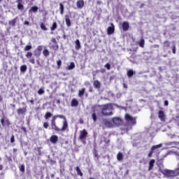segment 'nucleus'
<instances>
[{"mask_svg": "<svg viewBox=\"0 0 179 179\" xmlns=\"http://www.w3.org/2000/svg\"><path fill=\"white\" fill-rule=\"evenodd\" d=\"M101 113L102 115L104 117H110V115H113V111L110 110H113V104L111 103H106L103 105H101Z\"/></svg>", "mask_w": 179, "mask_h": 179, "instance_id": "nucleus-1", "label": "nucleus"}, {"mask_svg": "<svg viewBox=\"0 0 179 179\" xmlns=\"http://www.w3.org/2000/svg\"><path fill=\"white\" fill-rule=\"evenodd\" d=\"M51 128L53 129V131H55L56 132H64L68 129V121L64 120L63 121V126L60 129L57 126L56 122H51Z\"/></svg>", "mask_w": 179, "mask_h": 179, "instance_id": "nucleus-2", "label": "nucleus"}, {"mask_svg": "<svg viewBox=\"0 0 179 179\" xmlns=\"http://www.w3.org/2000/svg\"><path fill=\"white\" fill-rule=\"evenodd\" d=\"M159 171L162 174L165 176V177H167V178H173V177H176L173 171L169 169H160Z\"/></svg>", "mask_w": 179, "mask_h": 179, "instance_id": "nucleus-3", "label": "nucleus"}, {"mask_svg": "<svg viewBox=\"0 0 179 179\" xmlns=\"http://www.w3.org/2000/svg\"><path fill=\"white\" fill-rule=\"evenodd\" d=\"M124 120L127 122L131 125H135L136 124V118L131 116V115L126 113L124 115Z\"/></svg>", "mask_w": 179, "mask_h": 179, "instance_id": "nucleus-4", "label": "nucleus"}, {"mask_svg": "<svg viewBox=\"0 0 179 179\" xmlns=\"http://www.w3.org/2000/svg\"><path fill=\"white\" fill-rule=\"evenodd\" d=\"M49 45L50 48H51L54 51H57L59 48V46L58 45V42H57V39L55 38H52L51 41L49 43Z\"/></svg>", "mask_w": 179, "mask_h": 179, "instance_id": "nucleus-5", "label": "nucleus"}, {"mask_svg": "<svg viewBox=\"0 0 179 179\" xmlns=\"http://www.w3.org/2000/svg\"><path fill=\"white\" fill-rule=\"evenodd\" d=\"M162 146H163L162 144H159L157 145H153L150 151L148 154V157H152L153 156L154 153H156V152H159V149H160V148H162Z\"/></svg>", "mask_w": 179, "mask_h": 179, "instance_id": "nucleus-6", "label": "nucleus"}, {"mask_svg": "<svg viewBox=\"0 0 179 179\" xmlns=\"http://www.w3.org/2000/svg\"><path fill=\"white\" fill-rule=\"evenodd\" d=\"M87 135H89V133H87V131L86 129H83L80 131V136H79V140L80 141H86V138H87Z\"/></svg>", "mask_w": 179, "mask_h": 179, "instance_id": "nucleus-7", "label": "nucleus"}, {"mask_svg": "<svg viewBox=\"0 0 179 179\" xmlns=\"http://www.w3.org/2000/svg\"><path fill=\"white\" fill-rule=\"evenodd\" d=\"M25 57L27 58L29 60V62L34 65L36 64V59L33 57V52H27V54L25 55Z\"/></svg>", "mask_w": 179, "mask_h": 179, "instance_id": "nucleus-8", "label": "nucleus"}, {"mask_svg": "<svg viewBox=\"0 0 179 179\" xmlns=\"http://www.w3.org/2000/svg\"><path fill=\"white\" fill-rule=\"evenodd\" d=\"M1 124L2 127H9L10 125V121L8 117H3L1 119Z\"/></svg>", "mask_w": 179, "mask_h": 179, "instance_id": "nucleus-9", "label": "nucleus"}, {"mask_svg": "<svg viewBox=\"0 0 179 179\" xmlns=\"http://www.w3.org/2000/svg\"><path fill=\"white\" fill-rule=\"evenodd\" d=\"M26 113H27V106L17 109V113L18 115H24Z\"/></svg>", "mask_w": 179, "mask_h": 179, "instance_id": "nucleus-10", "label": "nucleus"}, {"mask_svg": "<svg viewBox=\"0 0 179 179\" xmlns=\"http://www.w3.org/2000/svg\"><path fill=\"white\" fill-rule=\"evenodd\" d=\"M41 51H43V46L38 45L34 50L35 57H40V55H41Z\"/></svg>", "mask_w": 179, "mask_h": 179, "instance_id": "nucleus-11", "label": "nucleus"}, {"mask_svg": "<svg viewBox=\"0 0 179 179\" xmlns=\"http://www.w3.org/2000/svg\"><path fill=\"white\" fill-rule=\"evenodd\" d=\"M158 117L159 118L160 121H162V122L166 121V115L163 110H159L158 112Z\"/></svg>", "mask_w": 179, "mask_h": 179, "instance_id": "nucleus-12", "label": "nucleus"}, {"mask_svg": "<svg viewBox=\"0 0 179 179\" xmlns=\"http://www.w3.org/2000/svg\"><path fill=\"white\" fill-rule=\"evenodd\" d=\"M112 122H113V124L117 126L121 125L122 123V120H121L120 117H113L112 119Z\"/></svg>", "mask_w": 179, "mask_h": 179, "instance_id": "nucleus-13", "label": "nucleus"}, {"mask_svg": "<svg viewBox=\"0 0 179 179\" xmlns=\"http://www.w3.org/2000/svg\"><path fill=\"white\" fill-rule=\"evenodd\" d=\"M114 31H115V28L114 27V24L111 23V26L107 29V34L110 36V34H113Z\"/></svg>", "mask_w": 179, "mask_h": 179, "instance_id": "nucleus-14", "label": "nucleus"}, {"mask_svg": "<svg viewBox=\"0 0 179 179\" xmlns=\"http://www.w3.org/2000/svg\"><path fill=\"white\" fill-rule=\"evenodd\" d=\"M50 141L51 142V143H53V145H55V143L58 142V136L52 135L50 138Z\"/></svg>", "mask_w": 179, "mask_h": 179, "instance_id": "nucleus-15", "label": "nucleus"}, {"mask_svg": "<svg viewBox=\"0 0 179 179\" xmlns=\"http://www.w3.org/2000/svg\"><path fill=\"white\" fill-rule=\"evenodd\" d=\"M76 6L78 9H82L85 6V1L83 0L77 1Z\"/></svg>", "mask_w": 179, "mask_h": 179, "instance_id": "nucleus-16", "label": "nucleus"}, {"mask_svg": "<svg viewBox=\"0 0 179 179\" xmlns=\"http://www.w3.org/2000/svg\"><path fill=\"white\" fill-rule=\"evenodd\" d=\"M122 27L124 31H128V30H129V23H128L127 22H123Z\"/></svg>", "mask_w": 179, "mask_h": 179, "instance_id": "nucleus-17", "label": "nucleus"}, {"mask_svg": "<svg viewBox=\"0 0 179 179\" xmlns=\"http://www.w3.org/2000/svg\"><path fill=\"white\" fill-rule=\"evenodd\" d=\"M103 124L106 128H113V127H114L113 123L107 120H103Z\"/></svg>", "mask_w": 179, "mask_h": 179, "instance_id": "nucleus-18", "label": "nucleus"}, {"mask_svg": "<svg viewBox=\"0 0 179 179\" xmlns=\"http://www.w3.org/2000/svg\"><path fill=\"white\" fill-rule=\"evenodd\" d=\"M65 21H66V24L67 27H71L72 24L71 22V19L69 18V15H65Z\"/></svg>", "mask_w": 179, "mask_h": 179, "instance_id": "nucleus-19", "label": "nucleus"}, {"mask_svg": "<svg viewBox=\"0 0 179 179\" xmlns=\"http://www.w3.org/2000/svg\"><path fill=\"white\" fill-rule=\"evenodd\" d=\"M71 107H78V106H79V101H78V99L75 98L71 100Z\"/></svg>", "mask_w": 179, "mask_h": 179, "instance_id": "nucleus-20", "label": "nucleus"}, {"mask_svg": "<svg viewBox=\"0 0 179 179\" xmlns=\"http://www.w3.org/2000/svg\"><path fill=\"white\" fill-rule=\"evenodd\" d=\"M94 87H95V89H100L101 87V83H100V81L96 80L94 81Z\"/></svg>", "mask_w": 179, "mask_h": 179, "instance_id": "nucleus-21", "label": "nucleus"}, {"mask_svg": "<svg viewBox=\"0 0 179 179\" xmlns=\"http://www.w3.org/2000/svg\"><path fill=\"white\" fill-rule=\"evenodd\" d=\"M75 49L77 51H79L80 48H82V46H80V41H79V39H76V41H75Z\"/></svg>", "mask_w": 179, "mask_h": 179, "instance_id": "nucleus-22", "label": "nucleus"}, {"mask_svg": "<svg viewBox=\"0 0 179 179\" xmlns=\"http://www.w3.org/2000/svg\"><path fill=\"white\" fill-rule=\"evenodd\" d=\"M123 159H124V155L122 154V152H119L117 155V162H122Z\"/></svg>", "mask_w": 179, "mask_h": 179, "instance_id": "nucleus-23", "label": "nucleus"}, {"mask_svg": "<svg viewBox=\"0 0 179 179\" xmlns=\"http://www.w3.org/2000/svg\"><path fill=\"white\" fill-rule=\"evenodd\" d=\"M155 159H151L149 162V168H148V171H150V170L153 169V167H155Z\"/></svg>", "mask_w": 179, "mask_h": 179, "instance_id": "nucleus-24", "label": "nucleus"}, {"mask_svg": "<svg viewBox=\"0 0 179 179\" xmlns=\"http://www.w3.org/2000/svg\"><path fill=\"white\" fill-rule=\"evenodd\" d=\"M17 17H16L15 18H14L13 20H11L8 22L10 26H13V27H15V26H16V22H17Z\"/></svg>", "mask_w": 179, "mask_h": 179, "instance_id": "nucleus-25", "label": "nucleus"}, {"mask_svg": "<svg viewBox=\"0 0 179 179\" xmlns=\"http://www.w3.org/2000/svg\"><path fill=\"white\" fill-rule=\"evenodd\" d=\"M75 170L77 173V176H80V177H83V173L82 172V171H80V168H79V166H76L75 168Z\"/></svg>", "mask_w": 179, "mask_h": 179, "instance_id": "nucleus-26", "label": "nucleus"}, {"mask_svg": "<svg viewBox=\"0 0 179 179\" xmlns=\"http://www.w3.org/2000/svg\"><path fill=\"white\" fill-rule=\"evenodd\" d=\"M137 44H138L139 47L141 48H145V39L141 38L140 41L137 43Z\"/></svg>", "mask_w": 179, "mask_h": 179, "instance_id": "nucleus-27", "label": "nucleus"}, {"mask_svg": "<svg viewBox=\"0 0 179 179\" xmlns=\"http://www.w3.org/2000/svg\"><path fill=\"white\" fill-rule=\"evenodd\" d=\"M85 92H86V89H85V88H83L82 90H80L78 91L79 97H83V96L85 94Z\"/></svg>", "mask_w": 179, "mask_h": 179, "instance_id": "nucleus-28", "label": "nucleus"}, {"mask_svg": "<svg viewBox=\"0 0 179 179\" xmlns=\"http://www.w3.org/2000/svg\"><path fill=\"white\" fill-rule=\"evenodd\" d=\"M17 8L18 10H23L24 9V6H23L22 3H18L17 5Z\"/></svg>", "mask_w": 179, "mask_h": 179, "instance_id": "nucleus-29", "label": "nucleus"}, {"mask_svg": "<svg viewBox=\"0 0 179 179\" xmlns=\"http://www.w3.org/2000/svg\"><path fill=\"white\" fill-rule=\"evenodd\" d=\"M37 10H38V7H37V6H34L30 8L29 12H34V13H36Z\"/></svg>", "mask_w": 179, "mask_h": 179, "instance_id": "nucleus-30", "label": "nucleus"}, {"mask_svg": "<svg viewBox=\"0 0 179 179\" xmlns=\"http://www.w3.org/2000/svg\"><path fill=\"white\" fill-rule=\"evenodd\" d=\"M43 55L47 57H49L50 55V51L48 50V49H43Z\"/></svg>", "mask_w": 179, "mask_h": 179, "instance_id": "nucleus-31", "label": "nucleus"}, {"mask_svg": "<svg viewBox=\"0 0 179 179\" xmlns=\"http://www.w3.org/2000/svg\"><path fill=\"white\" fill-rule=\"evenodd\" d=\"M170 45H171L170 41H164V46H163L164 48H168L169 47H170Z\"/></svg>", "mask_w": 179, "mask_h": 179, "instance_id": "nucleus-32", "label": "nucleus"}, {"mask_svg": "<svg viewBox=\"0 0 179 179\" xmlns=\"http://www.w3.org/2000/svg\"><path fill=\"white\" fill-rule=\"evenodd\" d=\"M173 174L175 177H177L179 176V164H178V168L173 170Z\"/></svg>", "mask_w": 179, "mask_h": 179, "instance_id": "nucleus-33", "label": "nucleus"}, {"mask_svg": "<svg viewBox=\"0 0 179 179\" xmlns=\"http://www.w3.org/2000/svg\"><path fill=\"white\" fill-rule=\"evenodd\" d=\"M51 117H52V113H51V112H46L45 119L48 120L49 118H51Z\"/></svg>", "mask_w": 179, "mask_h": 179, "instance_id": "nucleus-34", "label": "nucleus"}, {"mask_svg": "<svg viewBox=\"0 0 179 179\" xmlns=\"http://www.w3.org/2000/svg\"><path fill=\"white\" fill-rule=\"evenodd\" d=\"M40 26L41 30H43V31H47V30H48V29L47 28V27H45V24L44 23L41 22L40 24Z\"/></svg>", "mask_w": 179, "mask_h": 179, "instance_id": "nucleus-35", "label": "nucleus"}, {"mask_svg": "<svg viewBox=\"0 0 179 179\" xmlns=\"http://www.w3.org/2000/svg\"><path fill=\"white\" fill-rule=\"evenodd\" d=\"M57 27H58V25L57 24V22H54L52 23V27H50V30H51L52 31H54V30H55V29H57Z\"/></svg>", "mask_w": 179, "mask_h": 179, "instance_id": "nucleus-36", "label": "nucleus"}, {"mask_svg": "<svg viewBox=\"0 0 179 179\" xmlns=\"http://www.w3.org/2000/svg\"><path fill=\"white\" fill-rule=\"evenodd\" d=\"M127 76L128 78H131V76H134V70L130 69L127 71Z\"/></svg>", "mask_w": 179, "mask_h": 179, "instance_id": "nucleus-37", "label": "nucleus"}, {"mask_svg": "<svg viewBox=\"0 0 179 179\" xmlns=\"http://www.w3.org/2000/svg\"><path fill=\"white\" fill-rule=\"evenodd\" d=\"M31 48H33V47L31 46V45H27L24 48V51H30V50H31Z\"/></svg>", "mask_w": 179, "mask_h": 179, "instance_id": "nucleus-38", "label": "nucleus"}, {"mask_svg": "<svg viewBox=\"0 0 179 179\" xmlns=\"http://www.w3.org/2000/svg\"><path fill=\"white\" fill-rule=\"evenodd\" d=\"M59 9H60V14L61 15H64V4H62V3H59Z\"/></svg>", "mask_w": 179, "mask_h": 179, "instance_id": "nucleus-39", "label": "nucleus"}, {"mask_svg": "<svg viewBox=\"0 0 179 179\" xmlns=\"http://www.w3.org/2000/svg\"><path fill=\"white\" fill-rule=\"evenodd\" d=\"M92 118L94 122H96L97 121V115L96 114V113L94 112L92 114Z\"/></svg>", "mask_w": 179, "mask_h": 179, "instance_id": "nucleus-40", "label": "nucleus"}, {"mask_svg": "<svg viewBox=\"0 0 179 179\" xmlns=\"http://www.w3.org/2000/svg\"><path fill=\"white\" fill-rule=\"evenodd\" d=\"M20 71H21V72H26V71H27V66L22 65L20 66Z\"/></svg>", "mask_w": 179, "mask_h": 179, "instance_id": "nucleus-41", "label": "nucleus"}, {"mask_svg": "<svg viewBox=\"0 0 179 179\" xmlns=\"http://www.w3.org/2000/svg\"><path fill=\"white\" fill-rule=\"evenodd\" d=\"M75 68V63L71 62L69 66H68L67 69L71 71Z\"/></svg>", "mask_w": 179, "mask_h": 179, "instance_id": "nucleus-42", "label": "nucleus"}, {"mask_svg": "<svg viewBox=\"0 0 179 179\" xmlns=\"http://www.w3.org/2000/svg\"><path fill=\"white\" fill-rule=\"evenodd\" d=\"M19 169H20V171H21V173H24V164L20 165L19 166Z\"/></svg>", "mask_w": 179, "mask_h": 179, "instance_id": "nucleus-43", "label": "nucleus"}, {"mask_svg": "<svg viewBox=\"0 0 179 179\" xmlns=\"http://www.w3.org/2000/svg\"><path fill=\"white\" fill-rule=\"evenodd\" d=\"M104 67L106 68L108 71H110V69H111V64H110V63H107L105 64Z\"/></svg>", "mask_w": 179, "mask_h": 179, "instance_id": "nucleus-44", "label": "nucleus"}, {"mask_svg": "<svg viewBox=\"0 0 179 179\" xmlns=\"http://www.w3.org/2000/svg\"><path fill=\"white\" fill-rule=\"evenodd\" d=\"M57 118H61L62 120H64V121H66V117L62 115H57Z\"/></svg>", "mask_w": 179, "mask_h": 179, "instance_id": "nucleus-45", "label": "nucleus"}, {"mask_svg": "<svg viewBox=\"0 0 179 179\" xmlns=\"http://www.w3.org/2000/svg\"><path fill=\"white\" fill-rule=\"evenodd\" d=\"M48 127H50V124L48 123V122H43V127H44L45 129H48Z\"/></svg>", "mask_w": 179, "mask_h": 179, "instance_id": "nucleus-46", "label": "nucleus"}, {"mask_svg": "<svg viewBox=\"0 0 179 179\" xmlns=\"http://www.w3.org/2000/svg\"><path fill=\"white\" fill-rule=\"evenodd\" d=\"M94 157H96L98 159L100 157V156H99V154L97 153V150H96L94 151Z\"/></svg>", "mask_w": 179, "mask_h": 179, "instance_id": "nucleus-47", "label": "nucleus"}, {"mask_svg": "<svg viewBox=\"0 0 179 179\" xmlns=\"http://www.w3.org/2000/svg\"><path fill=\"white\" fill-rule=\"evenodd\" d=\"M57 64L58 66V69H59L61 68V65H62V61H61V59H59L57 62Z\"/></svg>", "mask_w": 179, "mask_h": 179, "instance_id": "nucleus-48", "label": "nucleus"}, {"mask_svg": "<svg viewBox=\"0 0 179 179\" xmlns=\"http://www.w3.org/2000/svg\"><path fill=\"white\" fill-rule=\"evenodd\" d=\"M57 118H58V117L56 115H54L52 117V120H51V122H56L55 121H57Z\"/></svg>", "mask_w": 179, "mask_h": 179, "instance_id": "nucleus-49", "label": "nucleus"}, {"mask_svg": "<svg viewBox=\"0 0 179 179\" xmlns=\"http://www.w3.org/2000/svg\"><path fill=\"white\" fill-rule=\"evenodd\" d=\"M172 52L173 54H176V45H173L172 46Z\"/></svg>", "mask_w": 179, "mask_h": 179, "instance_id": "nucleus-50", "label": "nucleus"}, {"mask_svg": "<svg viewBox=\"0 0 179 179\" xmlns=\"http://www.w3.org/2000/svg\"><path fill=\"white\" fill-rule=\"evenodd\" d=\"M38 94H44V90L43 89H39L38 91Z\"/></svg>", "mask_w": 179, "mask_h": 179, "instance_id": "nucleus-51", "label": "nucleus"}, {"mask_svg": "<svg viewBox=\"0 0 179 179\" xmlns=\"http://www.w3.org/2000/svg\"><path fill=\"white\" fill-rule=\"evenodd\" d=\"M10 143H15V136H14V135H12V136H10Z\"/></svg>", "mask_w": 179, "mask_h": 179, "instance_id": "nucleus-52", "label": "nucleus"}, {"mask_svg": "<svg viewBox=\"0 0 179 179\" xmlns=\"http://www.w3.org/2000/svg\"><path fill=\"white\" fill-rule=\"evenodd\" d=\"M8 162H9V163L12 162V157H8V156H6Z\"/></svg>", "mask_w": 179, "mask_h": 179, "instance_id": "nucleus-53", "label": "nucleus"}, {"mask_svg": "<svg viewBox=\"0 0 179 179\" xmlns=\"http://www.w3.org/2000/svg\"><path fill=\"white\" fill-rule=\"evenodd\" d=\"M100 72H101V73H106V69H101L100 70Z\"/></svg>", "mask_w": 179, "mask_h": 179, "instance_id": "nucleus-54", "label": "nucleus"}, {"mask_svg": "<svg viewBox=\"0 0 179 179\" xmlns=\"http://www.w3.org/2000/svg\"><path fill=\"white\" fill-rule=\"evenodd\" d=\"M17 3H23V0H17Z\"/></svg>", "mask_w": 179, "mask_h": 179, "instance_id": "nucleus-55", "label": "nucleus"}, {"mask_svg": "<svg viewBox=\"0 0 179 179\" xmlns=\"http://www.w3.org/2000/svg\"><path fill=\"white\" fill-rule=\"evenodd\" d=\"M24 24H27V26H29L30 24V22H29V21H25L24 22Z\"/></svg>", "mask_w": 179, "mask_h": 179, "instance_id": "nucleus-56", "label": "nucleus"}, {"mask_svg": "<svg viewBox=\"0 0 179 179\" xmlns=\"http://www.w3.org/2000/svg\"><path fill=\"white\" fill-rule=\"evenodd\" d=\"M164 106H169V101H164Z\"/></svg>", "mask_w": 179, "mask_h": 179, "instance_id": "nucleus-57", "label": "nucleus"}, {"mask_svg": "<svg viewBox=\"0 0 179 179\" xmlns=\"http://www.w3.org/2000/svg\"><path fill=\"white\" fill-rule=\"evenodd\" d=\"M10 106H11V107H13V108H16V105L11 103Z\"/></svg>", "mask_w": 179, "mask_h": 179, "instance_id": "nucleus-58", "label": "nucleus"}, {"mask_svg": "<svg viewBox=\"0 0 179 179\" xmlns=\"http://www.w3.org/2000/svg\"><path fill=\"white\" fill-rule=\"evenodd\" d=\"M13 153H16V152H17V148H13Z\"/></svg>", "mask_w": 179, "mask_h": 179, "instance_id": "nucleus-59", "label": "nucleus"}, {"mask_svg": "<svg viewBox=\"0 0 179 179\" xmlns=\"http://www.w3.org/2000/svg\"><path fill=\"white\" fill-rule=\"evenodd\" d=\"M29 102L31 103V104H34V100L33 99L30 100Z\"/></svg>", "mask_w": 179, "mask_h": 179, "instance_id": "nucleus-60", "label": "nucleus"}, {"mask_svg": "<svg viewBox=\"0 0 179 179\" xmlns=\"http://www.w3.org/2000/svg\"><path fill=\"white\" fill-rule=\"evenodd\" d=\"M2 170H3V166L0 165V171H2Z\"/></svg>", "mask_w": 179, "mask_h": 179, "instance_id": "nucleus-61", "label": "nucleus"}, {"mask_svg": "<svg viewBox=\"0 0 179 179\" xmlns=\"http://www.w3.org/2000/svg\"><path fill=\"white\" fill-rule=\"evenodd\" d=\"M22 130L24 131V132H26V127H22Z\"/></svg>", "mask_w": 179, "mask_h": 179, "instance_id": "nucleus-62", "label": "nucleus"}, {"mask_svg": "<svg viewBox=\"0 0 179 179\" xmlns=\"http://www.w3.org/2000/svg\"><path fill=\"white\" fill-rule=\"evenodd\" d=\"M89 92H93V88H92V87L90 88Z\"/></svg>", "mask_w": 179, "mask_h": 179, "instance_id": "nucleus-63", "label": "nucleus"}, {"mask_svg": "<svg viewBox=\"0 0 179 179\" xmlns=\"http://www.w3.org/2000/svg\"><path fill=\"white\" fill-rule=\"evenodd\" d=\"M3 99H2V96H0V102L2 101Z\"/></svg>", "mask_w": 179, "mask_h": 179, "instance_id": "nucleus-64", "label": "nucleus"}]
</instances>
